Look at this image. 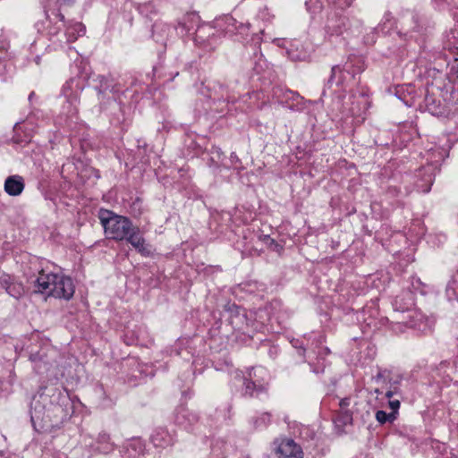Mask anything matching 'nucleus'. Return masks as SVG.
I'll list each match as a JSON object with an SVG mask.
<instances>
[{
    "label": "nucleus",
    "instance_id": "obj_3",
    "mask_svg": "<svg viewBox=\"0 0 458 458\" xmlns=\"http://www.w3.org/2000/svg\"><path fill=\"white\" fill-rule=\"evenodd\" d=\"M268 372L262 367L253 368L244 379L243 394L248 396H259L267 391L268 386Z\"/></svg>",
    "mask_w": 458,
    "mask_h": 458
},
{
    "label": "nucleus",
    "instance_id": "obj_25",
    "mask_svg": "<svg viewBox=\"0 0 458 458\" xmlns=\"http://www.w3.org/2000/svg\"><path fill=\"white\" fill-rule=\"evenodd\" d=\"M261 241L268 246L274 245L277 248L279 245L276 242V241L271 238L269 235H262L260 236Z\"/></svg>",
    "mask_w": 458,
    "mask_h": 458
},
{
    "label": "nucleus",
    "instance_id": "obj_17",
    "mask_svg": "<svg viewBox=\"0 0 458 458\" xmlns=\"http://www.w3.org/2000/svg\"><path fill=\"white\" fill-rule=\"evenodd\" d=\"M98 446L101 453L108 454L114 449V445L110 442V437L106 433H100L98 437Z\"/></svg>",
    "mask_w": 458,
    "mask_h": 458
},
{
    "label": "nucleus",
    "instance_id": "obj_9",
    "mask_svg": "<svg viewBox=\"0 0 458 458\" xmlns=\"http://www.w3.org/2000/svg\"><path fill=\"white\" fill-rule=\"evenodd\" d=\"M348 78H353V76H351L349 72L345 71L341 65H334L331 69L330 77L326 83V88L331 89L334 85L344 88Z\"/></svg>",
    "mask_w": 458,
    "mask_h": 458
},
{
    "label": "nucleus",
    "instance_id": "obj_14",
    "mask_svg": "<svg viewBox=\"0 0 458 458\" xmlns=\"http://www.w3.org/2000/svg\"><path fill=\"white\" fill-rule=\"evenodd\" d=\"M198 420V417L190 412L186 408L181 407L175 415V421L177 424L182 425L183 427H187V425H191Z\"/></svg>",
    "mask_w": 458,
    "mask_h": 458
},
{
    "label": "nucleus",
    "instance_id": "obj_31",
    "mask_svg": "<svg viewBox=\"0 0 458 458\" xmlns=\"http://www.w3.org/2000/svg\"><path fill=\"white\" fill-rule=\"evenodd\" d=\"M314 354L321 355V354H328L329 349L327 347H319L318 352H313Z\"/></svg>",
    "mask_w": 458,
    "mask_h": 458
},
{
    "label": "nucleus",
    "instance_id": "obj_19",
    "mask_svg": "<svg viewBox=\"0 0 458 458\" xmlns=\"http://www.w3.org/2000/svg\"><path fill=\"white\" fill-rule=\"evenodd\" d=\"M396 419V416L394 415V412L386 413L384 411H377L376 412V420L380 424H385L386 422H393Z\"/></svg>",
    "mask_w": 458,
    "mask_h": 458
},
{
    "label": "nucleus",
    "instance_id": "obj_12",
    "mask_svg": "<svg viewBox=\"0 0 458 458\" xmlns=\"http://www.w3.org/2000/svg\"><path fill=\"white\" fill-rule=\"evenodd\" d=\"M86 32V27L83 23L74 21L70 22L65 30V36L68 42H74L81 36H83Z\"/></svg>",
    "mask_w": 458,
    "mask_h": 458
},
{
    "label": "nucleus",
    "instance_id": "obj_6",
    "mask_svg": "<svg viewBox=\"0 0 458 458\" xmlns=\"http://www.w3.org/2000/svg\"><path fill=\"white\" fill-rule=\"evenodd\" d=\"M395 326L403 325L406 327L416 328L421 330L422 325L425 322V318L421 312L417 310H402L400 318H395Z\"/></svg>",
    "mask_w": 458,
    "mask_h": 458
},
{
    "label": "nucleus",
    "instance_id": "obj_11",
    "mask_svg": "<svg viewBox=\"0 0 458 458\" xmlns=\"http://www.w3.org/2000/svg\"><path fill=\"white\" fill-rule=\"evenodd\" d=\"M230 323L235 330L246 333L249 327V320L243 310L237 308L236 313L230 318Z\"/></svg>",
    "mask_w": 458,
    "mask_h": 458
},
{
    "label": "nucleus",
    "instance_id": "obj_13",
    "mask_svg": "<svg viewBox=\"0 0 458 458\" xmlns=\"http://www.w3.org/2000/svg\"><path fill=\"white\" fill-rule=\"evenodd\" d=\"M436 169L437 165L433 164H429L422 168L423 174L425 176V178L423 179L425 181V185L417 184L418 189L422 192L427 193L430 191V186L434 182Z\"/></svg>",
    "mask_w": 458,
    "mask_h": 458
},
{
    "label": "nucleus",
    "instance_id": "obj_20",
    "mask_svg": "<svg viewBox=\"0 0 458 458\" xmlns=\"http://www.w3.org/2000/svg\"><path fill=\"white\" fill-rule=\"evenodd\" d=\"M96 81L98 83L96 86V89L98 90V94H103L109 89L108 80L104 75H98Z\"/></svg>",
    "mask_w": 458,
    "mask_h": 458
},
{
    "label": "nucleus",
    "instance_id": "obj_21",
    "mask_svg": "<svg viewBox=\"0 0 458 458\" xmlns=\"http://www.w3.org/2000/svg\"><path fill=\"white\" fill-rule=\"evenodd\" d=\"M292 94V98L294 101H296V104H293V105H288V108L293 110V111H301L303 110L304 108V104H303V98L297 93H293L291 92Z\"/></svg>",
    "mask_w": 458,
    "mask_h": 458
},
{
    "label": "nucleus",
    "instance_id": "obj_4",
    "mask_svg": "<svg viewBox=\"0 0 458 458\" xmlns=\"http://www.w3.org/2000/svg\"><path fill=\"white\" fill-rule=\"evenodd\" d=\"M349 20L335 12L328 13L325 24V31L328 37L340 36L347 30Z\"/></svg>",
    "mask_w": 458,
    "mask_h": 458
},
{
    "label": "nucleus",
    "instance_id": "obj_42",
    "mask_svg": "<svg viewBox=\"0 0 458 458\" xmlns=\"http://www.w3.org/2000/svg\"><path fill=\"white\" fill-rule=\"evenodd\" d=\"M367 41L369 42V38H367ZM373 42H374V39H371L370 43H373Z\"/></svg>",
    "mask_w": 458,
    "mask_h": 458
},
{
    "label": "nucleus",
    "instance_id": "obj_39",
    "mask_svg": "<svg viewBox=\"0 0 458 458\" xmlns=\"http://www.w3.org/2000/svg\"><path fill=\"white\" fill-rule=\"evenodd\" d=\"M157 28H158V25H157V24H155V25L153 26V31H155V30H156V29H157Z\"/></svg>",
    "mask_w": 458,
    "mask_h": 458
},
{
    "label": "nucleus",
    "instance_id": "obj_29",
    "mask_svg": "<svg viewBox=\"0 0 458 458\" xmlns=\"http://www.w3.org/2000/svg\"><path fill=\"white\" fill-rule=\"evenodd\" d=\"M412 22L414 23V26L412 27V30L419 31L420 30V24H419V16L418 15H412L411 16Z\"/></svg>",
    "mask_w": 458,
    "mask_h": 458
},
{
    "label": "nucleus",
    "instance_id": "obj_10",
    "mask_svg": "<svg viewBox=\"0 0 458 458\" xmlns=\"http://www.w3.org/2000/svg\"><path fill=\"white\" fill-rule=\"evenodd\" d=\"M25 188L24 179L18 174L8 176L4 181V191L13 197L19 196Z\"/></svg>",
    "mask_w": 458,
    "mask_h": 458
},
{
    "label": "nucleus",
    "instance_id": "obj_37",
    "mask_svg": "<svg viewBox=\"0 0 458 458\" xmlns=\"http://www.w3.org/2000/svg\"><path fill=\"white\" fill-rule=\"evenodd\" d=\"M345 420H352V414L349 413L347 411H345Z\"/></svg>",
    "mask_w": 458,
    "mask_h": 458
},
{
    "label": "nucleus",
    "instance_id": "obj_43",
    "mask_svg": "<svg viewBox=\"0 0 458 458\" xmlns=\"http://www.w3.org/2000/svg\"><path fill=\"white\" fill-rule=\"evenodd\" d=\"M216 446H214V447H213V452L215 453V452H216Z\"/></svg>",
    "mask_w": 458,
    "mask_h": 458
},
{
    "label": "nucleus",
    "instance_id": "obj_33",
    "mask_svg": "<svg viewBox=\"0 0 458 458\" xmlns=\"http://www.w3.org/2000/svg\"><path fill=\"white\" fill-rule=\"evenodd\" d=\"M41 356L38 354V353H34V354H31L30 356V360L32 361V362H36L39 360H41Z\"/></svg>",
    "mask_w": 458,
    "mask_h": 458
},
{
    "label": "nucleus",
    "instance_id": "obj_18",
    "mask_svg": "<svg viewBox=\"0 0 458 458\" xmlns=\"http://www.w3.org/2000/svg\"><path fill=\"white\" fill-rule=\"evenodd\" d=\"M6 293L10 296L18 300L23 296L25 291H24V287L21 283L13 281V284L6 290Z\"/></svg>",
    "mask_w": 458,
    "mask_h": 458
},
{
    "label": "nucleus",
    "instance_id": "obj_1",
    "mask_svg": "<svg viewBox=\"0 0 458 458\" xmlns=\"http://www.w3.org/2000/svg\"><path fill=\"white\" fill-rule=\"evenodd\" d=\"M99 220L108 239L115 242L125 241L140 255L144 257L151 255L150 245L146 242L140 227L135 225L129 217L104 210L99 214Z\"/></svg>",
    "mask_w": 458,
    "mask_h": 458
},
{
    "label": "nucleus",
    "instance_id": "obj_36",
    "mask_svg": "<svg viewBox=\"0 0 458 458\" xmlns=\"http://www.w3.org/2000/svg\"><path fill=\"white\" fill-rule=\"evenodd\" d=\"M57 17L61 21L64 22V15L63 13H58Z\"/></svg>",
    "mask_w": 458,
    "mask_h": 458
},
{
    "label": "nucleus",
    "instance_id": "obj_5",
    "mask_svg": "<svg viewBox=\"0 0 458 458\" xmlns=\"http://www.w3.org/2000/svg\"><path fill=\"white\" fill-rule=\"evenodd\" d=\"M81 89V87H79L78 82L74 79L68 81L63 87V93L67 98V102L70 106L68 114L71 116L78 113V105L80 102V93Z\"/></svg>",
    "mask_w": 458,
    "mask_h": 458
},
{
    "label": "nucleus",
    "instance_id": "obj_38",
    "mask_svg": "<svg viewBox=\"0 0 458 458\" xmlns=\"http://www.w3.org/2000/svg\"><path fill=\"white\" fill-rule=\"evenodd\" d=\"M397 304H398V301H397V299H396V300L394 301V310H395V311H398V310H399V308H398Z\"/></svg>",
    "mask_w": 458,
    "mask_h": 458
},
{
    "label": "nucleus",
    "instance_id": "obj_8",
    "mask_svg": "<svg viewBox=\"0 0 458 458\" xmlns=\"http://www.w3.org/2000/svg\"><path fill=\"white\" fill-rule=\"evenodd\" d=\"M277 458H303L302 450L293 439H283L277 446Z\"/></svg>",
    "mask_w": 458,
    "mask_h": 458
},
{
    "label": "nucleus",
    "instance_id": "obj_27",
    "mask_svg": "<svg viewBox=\"0 0 458 458\" xmlns=\"http://www.w3.org/2000/svg\"><path fill=\"white\" fill-rule=\"evenodd\" d=\"M230 160H231L233 167L234 169H239V166L237 165V164H240L241 161L235 153L231 154Z\"/></svg>",
    "mask_w": 458,
    "mask_h": 458
},
{
    "label": "nucleus",
    "instance_id": "obj_35",
    "mask_svg": "<svg viewBox=\"0 0 458 458\" xmlns=\"http://www.w3.org/2000/svg\"><path fill=\"white\" fill-rule=\"evenodd\" d=\"M445 0H432V3L437 6L440 7Z\"/></svg>",
    "mask_w": 458,
    "mask_h": 458
},
{
    "label": "nucleus",
    "instance_id": "obj_40",
    "mask_svg": "<svg viewBox=\"0 0 458 458\" xmlns=\"http://www.w3.org/2000/svg\"><path fill=\"white\" fill-rule=\"evenodd\" d=\"M33 95H34V93H33V92H32V93H30V94L29 98H30H30H33Z\"/></svg>",
    "mask_w": 458,
    "mask_h": 458
},
{
    "label": "nucleus",
    "instance_id": "obj_16",
    "mask_svg": "<svg viewBox=\"0 0 458 458\" xmlns=\"http://www.w3.org/2000/svg\"><path fill=\"white\" fill-rule=\"evenodd\" d=\"M444 98L450 110L454 111V113L458 112V86L450 92H446Z\"/></svg>",
    "mask_w": 458,
    "mask_h": 458
},
{
    "label": "nucleus",
    "instance_id": "obj_24",
    "mask_svg": "<svg viewBox=\"0 0 458 458\" xmlns=\"http://www.w3.org/2000/svg\"><path fill=\"white\" fill-rule=\"evenodd\" d=\"M270 421V414L269 413H263L257 420L256 425L257 427L260 426H266Z\"/></svg>",
    "mask_w": 458,
    "mask_h": 458
},
{
    "label": "nucleus",
    "instance_id": "obj_2",
    "mask_svg": "<svg viewBox=\"0 0 458 458\" xmlns=\"http://www.w3.org/2000/svg\"><path fill=\"white\" fill-rule=\"evenodd\" d=\"M37 292L55 298L70 300L74 294V285L69 276L47 272L42 269L35 281Z\"/></svg>",
    "mask_w": 458,
    "mask_h": 458
},
{
    "label": "nucleus",
    "instance_id": "obj_34",
    "mask_svg": "<svg viewBox=\"0 0 458 458\" xmlns=\"http://www.w3.org/2000/svg\"><path fill=\"white\" fill-rule=\"evenodd\" d=\"M397 394L396 389H394V390H389V391H387V392L386 393V397H387L388 399H391V397H392L394 394Z\"/></svg>",
    "mask_w": 458,
    "mask_h": 458
},
{
    "label": "nucleus",
    "instance_id": "obj_7",
    "mask_svg": "<svg viewBox=\"0 0 458 458\" xmlns=\"http://www.w3.org/2000/svg\"><path fill=\"white\" fill-rule=\"evenodd\" d=\"M215 28L223 30L225 34H233L242 33L249 28V25L238 22L230 15H225L215 21Z\"/></svg>",
    "mask_w": 458,
    "mask_h": 458
},
{
    "label": "nucleus",
    "instance_id": "obj_26",
    "mask_svg": "<svg viewBox=\"0 0 458 458\" xmlns=\"http://www.w3.org/2000/svg\"><path fill=\"white\" fill-rule=\"evenodd\" d=\"M389 407L391 408L392 412H394V415L396 416L398 409L400 408L399 400H389Z\"/></svg>",
    "mask_w": 458,
    "mask_h": 458
},
{
    "label": "nucleus",
    "instance_id": "obj_30",
    "mask_svg": "<svg viewBox=\"0 0 458 458\" xmlns=\"http://www.w3.org/2000/svg\"><path fill=\"white\" fill-rule=\"evenodd\" d=\"M350 398H344L340 401L339 405L342 410L346 409L350 405Z\"/></svg>",
    "mask_w": 458,
    "mask_h": 458
},
{
    "label": "nucleus",
    "instance_id": "obj_15",
    "mask_svg": "<svg viewBox=\"0 0 458 458\" xmlns=\"http://www.w3.org/2000/svg\"><path fill=\"white\" fill-rule=\"evenodd\" d=\"M40 399H43V395L40 394L38 398L35 396L30 403V417L31 421H34L35 420H41L43 419L45 407L40 405Z\"/></svg>",
    "mask_w": 458,
    "mask_h": 458
},
{
    "label": "nucleus",
    "instance_id": "obj_28",
    "mask_svg": "<svg viewBox=\"0 0 458 458\" xmlns=\"http://www.w3.org/2000/svg\"><path fill=\"white\" fill-rule=\"evenodd\" d=\"M358 111H359V110H358L356 107L352 106V107H350V108H348V109H345V108H344V110H343V113H344L345 115H347V116H349V115H350V116H355V115H357V114H358Z\"/></svg>",
    "mask_w": 458,
    "mask_h": 458
},
{
    "label": "nucleus",
    "instance_id": "obj_41",
    "mask_svg": "<svg viewBox=\"0 0 458 458\" xmlns=\"http://www.w3.org/2000/svg\"><path fill=\"white\" fill-rule=\"evenodd\" d=\"M153 442H154L155 445H159L157 443H156V438L155 437H153Z\"/></svg>",
    "mask_w": 458,
    "mask_h": 458
},
{
    "label": "nucleus",
    "instance_id": "obj_22",
    "mask_svg": "<svg viewBox=\"0 0 458 458\" xmlns=\"http://www.w3.org/2000/svg\"><path fill=\"white\" fill-rule=\"evenodd\" d=\"M13 278L9 275H3L0 276V285L6 291L8 287L13 284Z\"/></svg>",
    "mask_w": 458,
    "mask_h": 458
},
{
    "label": "nucleus",
    "instance_id": "obj_23",
    "mask_svg": "<svg viewBox=\"0 0 458 458\" xmlns=\"http://www.w3.org/2000/svg\"><path fill=\"white\" fill-rule=\"evenodd\" d=\"M337 8L346 9L350 7L354 0H330Z\"/></svg>",
    "mask_w": 458,
    "mask_h": 458
},
{
    "label": "nucleus",
    "instance_id": "obj_32",
    "mask_svg": "<svg viewBox=\"0 0 458 458\" xmlns=\"http://www.w3.org/2000/svg\"><path fill=\"white\" fill-rule=\"evenodd\" d=\"M317 4H318V0H309V1H306V3H305V5L308 10H310L311 6H313V5L315 6Z\"/></svg>",
    "mask_w": 458,
    "mask_h": 458
}]
</instances>
